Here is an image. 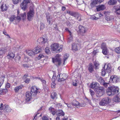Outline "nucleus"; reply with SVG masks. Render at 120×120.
I'll list each match as a JSON object with an SVG mask.
<instances>
[{"instance_id":"nucleus-7","label":"nucleus","mask_w":120,"mask_h":120,"mask_svg":"<svg viewBox=\"0 0 120 120\" xmlns=\"http://www.w3.org/2000/svg\"><path fill=\"white\" fill-rule=\"evenodd\" d=\"M96 92L97 96L98 97H100L105 93L104 89L103 87H100L97 90Z\"/></svg>"},{"instance_id":"nucleus-59","label":"nucleus","mask_w":120,"mask_h":120,"mask_svg":"<svg viewBox=\"0 0 120 120\" xmlns=\"http://www.w3.org/2000/svg\"><path fill=\"white\" fill-rule=\"evenodd\" d=\"M90 94L92 96L93 95H94V92L91 89H90Z\"/></svg>"},{"instance_id":"nucleus-23","label":"nucleus","mask_w":120,"mask_h":120,"mask_svg":"<svg viewBox=\"0 0 120 120\" xmlns=\"http://www.w3.org/2000/svg\"><path fill=\"white\" fill-rule=\"evenodd\" d=\"M49 110L53 115H55L56 114L57 111L55 110L54 108L50 107L49 108Z\"/></svg>"},{"instance_id":"nucleus-55","label":"nucleus","mask_w":120,"mask_h":120,"mask_svg":"<svg viewBox=\"0 0 120 120\" xmlns=\"http://www.w3.org/2000/svg\"><path fill=\"white\" fill-rule=\"evenodd\" d=\"M109 84L108 83H105V82L102 84L106 88H107L108 86V85Z\"/></svg>"},{"instance_id":"nucleus-43","label":"nucleus","mask_w":120,"mask_h":120,"mask_svg":"<svg viewBox=\"0 0 120 120\" xmlns=\"http://www.w3.org/2000/svg\"><path fill=\"white\" fill-rule=\"evenodd\" d=\"M55 81H53L51 84V86L52 88H54L56 87V84L55 83Z\"/></svg>"},{"instance_id":"nucleus-20","label":"nucleus","mask_w":120,"mask_h":120,"mask_svg":"<svg viewBox=\"0 0 120 120\" xmlns=\"http://www.w3.org/2000/svg\"><path fill=\"white\" fill-rule=\"evenodd\" d=\"M113 101L116 102H120V93H118L113 99Z\"/></svg>"},{"instance_id":"nucleus-16","label":"nucleus","mask_w":120,"mask_h":120,"mask_svg":"<svg viewBox=\"0 0 120 120\" xmlns=\"http://www.w3.org/2000/svg\"><path fill=\"white\" fill-rule=\"evenodd\" d=\"M33 96L32 93L30 91H27L26 93V100L27 101H30L32 98V96Z\"/></svg>"},{"instance_id":"nucleus-14","label":"nucleus","mask_w":120,"mask_h":120,"mask_svg":"<svg viewBox=\"0 0 120 120\" xmlns=\"http://www.w3.org/2000/svg\"><path fill=\"white\" fill-rule=\"evenodd\" d=\"M104 0H93L90 4V6L92 7H94L98 4H100Z\"/></svg>"},{"instance_id":"nucleus-40","label":"nucleus","mask_w":120,"mask_h":120,"mask_svg":"<svg viewBox=\"0 0 120 120\" xmlns=\"http://www.w3.org/2000/svg\"><path fill=\"white\" fill-rule=\"evenodd\" d=\"M98 81L99 82L100 84L102 85L105 82L104 80L101 77L99 78L98 79Z\"/></svg>"},{"instance_id":"nucleus-51","label":"nucleus","mask_w":120,"mask_h":120,"mask_svg":"<svg viewBox=\"0 0 120 120\" xmlns=\"http://www.w3.org/2000/svg\"><path fill=\"white\" fill-rule=\"evenodd\" d=\"M99 52V50L98 49L94 50L93 51V53L94 55H95L97 53Z\"/></svg>"},{"instance_id":"nucleus-39","label":"nucleus","mask_w":120,"mask_h":120,"mask_svg":"<svg viewBox=\"0 0 120 120\" xmlns=\"http://www.w3.org/2000/svg\"><path fill=\"white\" fill-rule=\"evenodd\" d=\"M114 51L117 54L120 53V47L116 48L114 49Z\"/></svg>"},{"instance_id":"nucleus-47","label":"nucleus","mask_w":120,"mask_h":120,"mask_svg":"<svg viewBox=\"0 0 120 120\" xmlns=\"http://www.w3.org/2000/svg\"><path fill=\"white\" fill-rule=\"evenodd\" d=\"M47 20L48 22H49V24H50V16L47 15L46 16Z\"/></svg>"},{"instance_id":"nucleus-17","label":"nucleus","mask_w":120,"mask_h":120,"mask_svg":"<svg viewBox=\"0 0 120 120\" xmlns=\"http://www.w3.org/2000/svg\"><path fill=\"white\" fill-rule=\"evenodd\" d=\"M25 52L27 54L30 56H32L35 55L34 52L31 50L27 49L26 50Z\"/></svg>"},{"instance_id":"nucleus-15","label":"nucleus","mask_w":120,"mask_h":120,"mask_svg":"<svg viewBox=\"0 0 120 120\" xmlns=\"http://www.w3.org/2000/svg\"><path fill=\"white\" fill-rule=\"evenodd\" d=\"M99 84L97 82H93L90 85V87L93 89H96L98 88Z\"/></svg>"},{"instance_id":"nucleus-46","label":"nucleus","mask_w":120,"mask_h":120,"mask_svg":"<svg viewBox=\"0 0 120 120\" xmlns=\"http://www.w3.org/2000/svg\"><path fill=\"white\" fill-rule=\"evenodd\" d=\"M20 57L19 55H17L15 57V60L16 61H19L20 59Z\"/></svg>"},{"instance_id":"nucleus-30","label":"nucleus","mask_w":120,"mask_h":120,"mask_svg":"<svg viewBox=\"0 0 120 120\" xmlns=\"http://www.w3.org/2000/svg\"><path fill=\"white\" fill-rule=\"evenodd\" d=\"M116 0H110L108 2V3L109 5H114L117 3Z\"/></svg>"},{"instance_id":"nucleus-27","label":"nucleus","mask_w":120,"mask_h":120,"mask_svg":"<svg viewBox=\"0 0 120 120\" xmlns=\"http://www.w3.org/2000/svg\"><path fill=\"white\" fill-rule=\"evenodd\" d=\"M23 87V85H20L15 87L14 90L15 92H18L19 90L22 89Z\"/></svg>"},{"instance_id":"nucleus-45","label":"nucleus","mask_w":120,"mask_h":120,"mask_svg":"<svg viewBox=\"0 0 120 120\" xmlns=\"http://www.w3.org/2000/svg\"><path fill=\"white\" fill-rule=\"evenodd\" d=\"M45 52L47 54H49L50 52V50L49 48L46 47L45 49Z\"/></svg>"},{"instance_id":"nucleus-52","label":"nucleus","mask_w":120,"mask_h":120,"mask_svg":"<svg viewBox=\"0 0 120 120\" xmlns=\"http://www.w3.org/2000/svg\"><path fill=\"white\" fill-rule=\"evenodd\" d=\"M106 74V72L104 69H102V70L101 74L103 76H105Z\"/></svg>"},{"instance_id":"nucleus-19","label":"nucleus","mask_w":120,"mask_h":120,"mask_svg":"<svg viewBox=\"0 0 120 120\" xmlns=\"http://www.w3.org/2000/svg\"><path fill=\"white\" fill-rule=\"evenodd\" d=\"M4 111L6 113H8L10 112L11 110L10 107L8 105H4Z\"/></svg>"},{"instance_id":"nucleus-58","label":"nucleus","mask_w":120,"mask_h":120,"mask_svg":"<svg viewBox=\"0 0 120 120\" xmlns=\"http://www.w3.org/2000/svg\"><path fill=\"white\" fill-rule=\"evenodd\" d=\"M4 53V51L3 50L0 49V56L2 55Z\"/></svg>"},{"instance_id":"nucleus-32","label":"nucleus","mask_w":120,"mask_h":120,"mask_svg":"<svg viewBox=\"0 0 120 120\" xmlns=\"http://www.w3.org/2000/svg\"><path fill=\"white\" fill-rule=\"evenodd\" d=\"M51 97L52 99H54L55 98H57L56 95V92H53L51 94Z\"/></svg>"},{"instance_id":"nucleus-50","label":"nucleus","mask_w":120,"mask_h":120,"mask_svg":"<svg viewBox=\"0 0 120 120\" xmlns=\"http://www.w3.org/2000/svg\"><path fill=\"white\" fill-rule=\"evenodd\" d=\"M64 103H65V104L67 105L68 107L69 108L72 109V105L71 104H68L65 102H64Z\"/></svg>"},{"instance_id":"nucleus-33","label":"nucleus","mask_w":120,"mask_h":120,"mask_svg":"<svg viewBox=\"0 0 120 120\" xmlns=\"http://www.w3.org/2000/svg\"><path fill=\"white\" fill-rule=\"evenodd\" d=\"M102 53L105 55H106L109 53V50L107 48L102 49Z\"/></svg>"},{"instance_id":"nucleus-10","label":"nucleus","mask_w":120,"mask_h":120,"mask_svg":"<svg viewBox=\"0 0 120 120\" xmlns=\"http://www.w3.org/2000/svg\"><path fill=\"white\" fill-rule=\"evenodd\" d=\"M60 55L59 54H56L55 57V58H52L53 62L54 63L56 62H57L58 65H60L61 63V60L60 58Z\"/></svg>"},{"instance_id":"nucleus-61","label":"nucleus","mask_w":120,"mask_h":120,"mask_svg":"<svg viewBox=\"0 0 120 120\" xmlns=\"http://www.w3.org/2000/svg\"><path fill=\"white\" fill-rule=\"evenodd\" d=\"M111 68L110 64H108L107 65V68L106 69V71H107L108 70L110 69Z\"/></svg>"},{"instance_id":"nucleus-62","label":"nucleus","mask_w":120,"mask_h":120,"mask_svg":"<svg viewBox=\"0 0 120 120\" xmlns=\"http://www.w3.org/2000/svg\"><path fill=\"white\" fill-rule=\"evenodd\" d=\"M10 86V84L8 83H7L6 85V87L7 88H9Z\"/></svg>"},{"instance_id":"nucleus-12","label":"nucleus","mask_w":120,"mask_h":120,"mask_svg":"<svg viewBox=\"0 0 120 120\" xmlns=\"http://www.w3.org/2000/svg\"><path fill=\"white\" fill-rule=\"evenodd\" d=\"M19 12L18 10L17 11L18 16L16 17V19L18 20H20L21 18H22L23 20H24L25 19L26 17V15L25 12H24L23 14L19 15Z\"/></svg>"},{"instance_id":"nucleus-18","label":"nucleus","mask_w":120,"mask_h":120,"mask_svg":"<svg viewBox=\"0 0 120 120\" xmlns=\"http://www.w3.org/2000/svg\"><path fill=\"white\" fill-rule=\"evenodd\" d=\"M73 105L75 106L82 107L84 106L83 104L80 103L78 101L75 100L74 101L72 104Z\"/></svg>"},{"instance_id":"nucleus-26","label":"nucleus","mask_w":120,"mask_h":120,"mask_svg":"<svg viewBox=\"0 0 120 120\" xmlns=\"http://www.w3.org/2000/svg\"><path fill=\"white\" fill-rule=\"evenodd\" d=\"M79 45L78 44H75L73 43L72 45V49L73 51H77L78 49L77 48L78 46Z\"/></svg>"},{"instance_id":"nucleus-49","label":"nucleus","mask_w":120,"mask_h":120,"mask_svg":"<svg viewBox=\"0 0 120 120\" xmlns=\"http://www.w3.org/2000/svg\"><path fill=\"white\" fill-rule=\"evenodd\" d=\"M16 18L15 16H12L10 19V21L11 22H13L15 19Z\"/></svg>"},{"instance_id":"nucleus-1","label":"nucleus","mask_w":120,"mask_h":120,"mask_svg":"<svg viewBox=\"0 0 120 120\" xmlns=\"http://www.w3.org/2000/svg\"><path fill=\"white\" fill-rule=\"evenodd\" d=\"M118 88L115 86H110L106 90V93L109 96H112L118 93L119 92Z\"/></svg>"},{"instance_id":"nucleus-48","label":"nucleus","mask_w":120,"mask_h":120,"mask_svg":"<svg viewBox=\"0 0 120 120\" xmlns=\"http://www.w3.org/2000/svg\"><path fill=\"white\" fill-rule=\"evenodd\" d=\"M32 79L33 80L37 79H38L40 80L41 79V78L39 77H35L34 76H31Z\"/></svg>"},{"instance_id":"nucleus-64","label":"nucleus","mask_w":120,"mask_h":120,"mask_svg":"<svg viewBox=\"0 0 120 120\" xmlns=\"http://www.w3.org/2000/svg\"><path fill=\"white\" fill-rule=\"evenodd\" d=\"M23 66L24 68H28L29 67V66L27 64H23Z\"/></svg>"},{"instance_id":"nucleus-2","label":"nucleus","mask_w":120,"mask_h":120,"mask_svg":"<svg viewBox=\"0 0 120 120\" xmlns=\"http://www.w3.org/2000/svg\"><path fill=\"white\" fill-rule=\"evenodd\" d=\"M63 48L62 45H59L57 43H54L51 46V49L52 51H55L57 53H59L62 50Z\"/></svg>"},{"instance_id":"nucleus-53","label":"nucleus","mask_w":120,"mask_h":120,"mask_svg":"<svg viewBox=\"0 0 120 120\" xmlns=\"http://www.w3.org/2000/svg\"><path fill=\"white\" fill-rule=\"evenodd\" d=\"M49 118L45 116H43L42 117V120H49Z\"/></svg>"},{"instance_id":"nucleus-41","label":"nucleus","mask_w":120,"mask_h":120,"mask_svg":"<svg viewBox=\"0 0 120 120\" xmlns=\"http://www.w3.org/2000/svg\"><path fill=\"white\" fill-rule=\"evenodd\" d=\"M44 56L42 54H40L36 58L37 59L39 60L41 59L42 58L44 57Z\"/></svg>"},{"instance_id":"nucleus-25","label":"nucleus","mask_w":120,"mask_h":120,"mask_svg":"<svg viewBox=\"0 0 120 120\" xmlns=\"http://www.w3.org/2000/svg\"><path fill=\"white\" fill-rule=\"evenodd\" d=\"M8 91V90L6 89H0V95L5 94Z\"/></svg>"},{"instance_id":"nucleus-36","label":"nucleus","mask_w":120,"mask_h":120,"mask_svg":"<svg viewBox=\"0 0 120 120\" xmlns=\"http://www.w3.org/2000/svg\"><path fill=\"white\" fill-rule=\"evenodd\" d=\"M101 48L102 49L107 48L105 42H103L101 45Z\"/></svg>"},{"instance_id":"nucleus-4","label":"nucleus","mask_w":120,"mask_h":120,"mask_svg":"<svg viewBox=\"0 0 120 120\" xmlns=\"http://www.w3.org/2000/svg\"><path fill=\"white\" fill-rule=\"evenodd\" d=\"M30 91L32 93L33 96H35L37 95L38 93L40 92L39 88L36 86H33L30 88Z\"/></svg>"},{"instance_id":"nucleus-44","label":"nucleus","mask_w":120,"mask_h":120,"mask_svg":"<svg viewBox=\"0 0 120 120\" xmlns=\"http://www.w3.org/2000/svg\"><path fill=\"white\" fill-rule=\"evenodd\" d=\"M90 19L93 20H96L99 19V18L96 17L95 16L93 15L91 16Z\"/></svg>"},{"instance_id":"nucleus-38","label":"nucleus","mask_w":120,"mask_h":120,"mask_svg":"<svg viewBox=\"0 0 120 120\" xmlns=\"http://www.w3.org/2000/svg\"><path fill=\"white\" fill-rule=\"evenodd\" d=\"M4 77H0V88L4 83Z\"/></svg>"},{"instance_id":"nucleus-22","label":"nucleus","mask_w":120,"mask_h":120,"mask_svg":"<svg viewBox=\"0 0 120 120\" xmlns=\"http://www.w3.org/2000/svg\"><path fill=\"white\" fill-rule=\"evenodd\" d=\"M56 114L58 116H64L65 113L62 110L60 109L57 111Z\"/></svg>"},{"instance_id":"nucleus-11","label":"nucleus","mask_w":120,"mask_h":120,"mask_svg":"<svg viewBox=\"0 0 120 120\" xmlns=\"http://www.w3.org/2000/svg\"><path fill=\"white\" fill-rule=\"evenodd\" d=\"M118 79V78L116 75H112L109 79V82L111 83L117 82Z\"/></svg>"},{"instance_id":"nucleus-29","label":"nucleus","mask_w":120,"mask_h":120,"mask_svg":"<svg viewBox=\"0 0 120 120\" xmlns=\"http://www.w3.org/2000/svg\"><path fill=\"white\" fill-rule=\"evenodd\" d=\"M105 9V6L103 5L98 6L96 8L97 11H100L101 10H103Z\"/></svg>"},{"instance_id":"nucleus-42","label":"nucleus","mask_w":120,"mask_h":120,"mask_svg":"<svg viewBox=\"0 0 120 120\" xmlns=\"http://www.w3.org/2000/svg\"><path fill=\"white\" fill-rule=\"evenodd\" d=\"M116 13L117 15H119L120 14V6L119 8H116Z\"/></svg>"},{"instance_id":"nucleus-6","label":"nucleus","mask_w":120,"mask_h":120,"mask_svg":"<svg viewBox=\"0 0 120 120\" xmlns=\"http://www.w3.org/2000/svg\"><path fill=\"white\" fill-rule=\"evenodd\" d=\"M110 101V100L109 97H106L102 99L99 102V104L101 105H106L109 104Z\"/></svg>"},{"instance_id":"nucleus-9","label":"nucleus","mask_w":120,"mask_h":120,"mask_svg":"<svg viewBox=\"0 0 120 120\" xmlns=\"http://www.w3.org/2000/svg\"><path fill=\"white\" fill-rule=\"evenodd\" d=\"M78 28L79 33L82 35H84L86 31V27L82 26L80 25L79 26Z\"/></svg>"},{"instance_id":"nucleus-34","label":"nucleus","mask_w":120,"mask_h":120,"mask_svg":"<svg viewBox=\"0 0 120 120\" xmlns=\"http://www.w3.org/2000/svg\"><path fill=\"white\" fill-rule=\"evenodd\" d=\"M105 19L107 21H109L111 20L112 19H113L114 18L111 15H109L108 16L106 15L105 17Z\"/></svg>"},{"instance_id":"nucleus-54","label":"nucleus","mask_w":120,"mask_h":120,"mask_svg":"<svg viewBox=\"0 0 120 120\" xmlns=\"http://www.w3.org/2000/svg\"><path fill=\"white\" fill-rule=\"evenodd\" d=\"M69 33L70 36V38H69V39L70 40H72V33L70 31H69Z\"/></svg>"},{"instance_id":"nucleus-28","label":"nucleus","mask_w":120,"mask_h":120,"mask_svg":"<svg viewBox=\"0 0 120 120\" xmlns=\"http://www.w3.org/2000/svg\"><path fill=\"white\" fill-rule=\"evenodd\" d=\"M88 68V70L90 73L92 72L94 70L93 66V65L92 64V63L90 64Z\"/></svg>"},{"instance_id":"nucleus-63","label":"nucleus","mask_w":120,"mask_h":120,"mask_svg":"<svg viewBox=\"0 0 120 120\" xmlns=\"http://www.w3.org/2000/svg\"><path fill=\"white\" fill-rule=\"evenodd\" d=\"M40 80L44 84H45L46 83V81L45 80H43V79H41H41H40Z\"/></svg>"},{"instance_id":"nucleus-31","label":"nucleus","mask_w":120,"mask_h":120,"mask_svg":"<svg viewBox=\"0 0 120 120\" xmlns=\"http://www.w3.org/2000/svg\"><path fill=\"white\" fill-rule=\"evenodd\" d=\"M15 56V54L11 52H9L8 56L9 57V58H14Z\"/></svg>"},{"instance_id":"nucleus-8","label":"nucleus","mask_w":120,"mask_h":120,"mask_svg":"<svg viewBox=\"0 0 120 120\" xmlns=\"http://www.w3.org/2000/svg\"><path fill=\"white\" fill-rule=\"evenodd\" d=\"M34 13L33 9H30L29 11L27 13V18L28 20L31 21L34 16Z\"/></svg>"},{"instance_id":"nucleus-5","label":"nucleus","mask_w":120,"mask_h":120,"mask_svg":"<svg viewBox=\"0 0 120 120\" xmlns=\"http://www.w3.org/2000/svg\"><path fill=\"white\" fill-rule=\"evenodd\" d=\"M42 37L39 38L37 40V42L41 44H44L46 43L48 41L47 37L46 34Z\"/></svg>"},{"instance_id":"nucleus-56","label":"nucleus","mask_w":120,"mask_h":120,"mask_svg":"<svg viewBox=\"0 0 120 120\" xmlns=\"http://www.w3.org/2000/svg\"><path fill=\"white\" fill-rule=\"evenodd\" d=\"M13 3L15 4H17L19 2V0H12Z\"/></svg>"},{"instance_id":"nucleus-21","label":"nucleus","mask_w":120,"mask_h":120,"mask_svg":"<svg viewBox=\"0 0 120 120\" xmlns=\"http://www.w3.org/2000/svg\"><path fill=\"white\" fill-rule=\"evenodd\" d=\"M0 8L1 11H6L8 8L7 5L6 4L4 5L3 4L1 5Z\"/></svg>"},{"instance_id":"nucleus-35","label":"nucleus","mask_w":120,"mask_h":120,"mask_svg":"<svg viewBox=\"0 0 120 120\" xmlns=\"http://www.w3.org/2000/svg\"><path fill=\"white\" fill-rule=\"evenodd\" d=\"M69 55L68 54H66L64 55V58L63 60V64H64L66 60L69 57Z\"/></svg>"},{"instance_id":"nucleus-3","label":"nucleus","mask_w":120,"mask_h":120,"mask_svg":"<svg viewBox=\"0 0 120 120\" xmlns=\"http://www.w3.org/2000/svg\"><path fill=\"white\" fill-rule=\"evenodd\" d=\"M66 13L76 18L77 19H79V21H80L81 20V16L79 13L71 11H67Z\"/></svg>"},{"instance_id":"nucleus-13","label":"nucleus","mask_w":120,"mask_h":120,"mask_svg":"<svg viewBox=\"0 0 120 120\" xmlns=\"http://www.w3.org/2000/svg\"><path fill=\"white\" fill-rule=\"evenodd\" d=\"M68 75L65 74H61L59 75L58 81H63L66 79L68 77Z\"/></svg>"},{"instance_id":"nucleus-37","label":"nucleus","mask_w":120,"mask_h":120,"mask_svg":"<svg viewBox=\"0 0 120 120\" xmlns=\"http://www.w3.org/2000/svg\"><path fill=\"white\" fill-rule=\"evenodd\" d=\"M94 66L95 67V69H98V66L99 65V63L96 61H95L94 62Z\"/></svg>"},{"instance_id":"nucleus-60","label":"nucleus","mask_w":120,"mask_h":120,"mask_svg":"<svg viewBox=\"0 0 120 120\" xmlns=\"http://www.w3.org/2000/svg\"><path fill=\"white\" fill-rule=\"evenodd\" d=\"M4 109L3 104V103H1L0 104V110H3Z\"/></svg>"},{"instance_id":"nucleus-57","label":"nucleus","mask_w":120,"mask_h":120,"mask_svg":"<svg viewBox=\"0 0 120 120\" xmlns=\"http://www.w3.org/2000/svg\"><path fill=\"white\" fill-rule=\"evenodd\" d=\"M30 81V79L27 78L25 81L24 82L28 84V83H29Z\"/></svg>"},{"instance_id":"nucleus-24","label":"nucleus","mask_w":120,"mask_h":120,"mask_svg":"<svg viewBox=\"0 0 120 120\" xmlns=\"http://www.w3.org/2000/svg\"><path fill=\"white\" fill-rule=\"evenodd\" d=\"M34 52L35 54H38L41 51V48L40 46H38L35 49Z\"/></svg>"}]
</instances>
